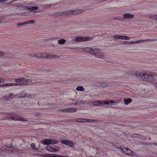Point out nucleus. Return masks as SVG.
<instances>
[{"mask_svg":"<svg viewBox=\"0 0 157 157\" xmlns=\"http://www.w3.org/2000/svg\"><path fill=\"white\" fill-rule=\"evenodd\" d=\"M3 53L2 52H0V56L3 55Z\"/></svg>","mask_w":157,"mask_h":157,"instance_id":"33","label":"nucleus"},{"mask_svg":"<svg viewBox=\"0 0 157 157\" xmlns=\"http://www.w3.org/2000/svg\"><path fill=\"white\" fill-rule=\"evenodd\" d=\"M120 35H114L113 37L115 39H120Z\"/></svg>","mask_w":157,"mask_h":157,"instance_id":"24","label":"nucleus"},{"mask_svg":"<svg viewBox=\"0 0 157 157\" xmlns=\"http://www.w3.org/2000/svg\"><path fill=\"white\" fill-rule=\"evenodd\" d=\"M17 95H18V96H19V94H17Z\"/></svg>","mask_w":157,"mask_h":157,"instance_id":"42","label":"nucleus"},{"mask_svg":"<svg viewBox=\"0 0 157 157\" xmlns=\"http://www.w3.org/2000/svg\"><path fill=\"white\" fill-rule=\"evenodd\" d=\"M61 143L65 145H68L70 147H72L74 145L73 143L72 142L69 141L66 139L61 140L60 141Z\"/></svg>","mask_w":157,"mask_h":157,"instance_id":"5","label":"nucleus"},{"mask_svg":"<svg viewBox=\"0 0 157 157\" xmlns=\"http://www.w3.org/2000/svg\"><path fill=\"white\" fill-rule=\"evenodd\" d=\"M1 87V86H0V87Z\"/></svg>","mask_w":157,"mask_h":157,"instance_id":"44","label":"nucleus"},{"mask_svg":"<svg viewBox=\"0 0 157 157\" xmlns=\"http://www.w3.org/2000/svg\"><path fill=\"white\" fill-rule=\"evenodd\" d=\"M15 81L18 82L19 85H22L25 83L27 82L26 79L25 78H17L15 79Z\"/></svg>","mask_w":157,"mask_h":157,"instance_id":"7","label":"nucleus"},{"mask_svg":"<svg viewBox=\"0 0 157 157\" xmlns=\"http://www.w3.org/2000/svg\"><path fill=\"white\" fill-rule=\"evenodd\" d=\"M58 142L56 140L52 141V140L51 139H47L44 140L43 143L46 145H49L52 143L53 144H56Z\"/></svg>","mask_w":157,"mask_h":157,"instance_id":"8","label":"nucleus"},{"mask_svg":"<svg viewBox=\"0 0 157 157\" xmlns=\"http://www.w3.org/2000/svg\"><path fill=\"white\" fill-rule=\"evenodd\" d=\"M84 11V10H83L79 9V13H82Z\"/></svg>","mask_w":157,"mask_h":157,"instance_id":"30","label":"nucleus"},{"mask_svg":"<svg viewBox=\"0 0 157 157\" xmlns=\"http://www.w3.org/2000/svg\"><path fill=\"white\" fill-rule=\"evenodd\" d=\"M83 49L84 51L93 54L95 55L96 58H102L104 57V53L101 52L98 49L86 47L85 48Z\"/></svg>","mask_w":157,"mask_h":157,"instance_id":"1","label":"nucleus"},{"mask_svg":"<svg viewBox=\"0 0 157 157\" xmlns=\"http://www.w3.org/2000/svg\"><path fill=\"white\" fill-rule=\"evenodd\" d=\"M34 21H33L29 20L27 21H24L18 24L19 26H22L27 24H33Z\"/></svg>","mask_w":157,"mask_h":157,"instance_id":"11","label":"nucleus"},{"mask_svg":"<svg viewBox=\"0 0 157 157\" xmlns=\"http://www.w3.org/2000/svg\"><path fill=\"white\" fill-rule=\"evenodd\" d=\"M14 80V78H7V81H9V82H11V81H12L13 80Z\"/></svg>","mask_w":157,"mask_h":157,"instance_id":"27","label":"nucleus"},{"mask_svg":"<svg viewBox=\"0 0 157 157\" xmlns=\"http://www.w3.org/2000/svg\"><path fill=\"white\" fill-rule=\"evenodd\" d=\"M15 96L13 95L12 94L6 95L3 97V99L5 101H10L12 99L14 98H15Z\"/></svg>","mask_w":157,"mask_h":157,"instance_id":"9","label":"nucleus"},{"mask_svg":"<svg viewBox=\"0 0 157 157\" xmlns=\"http://www.w3.org/2000/svg\"><path fill=\"white\" fill-rule=\"evenodd\" d=\"M102 1H103L102 0H99V2H101Z\"/></svg>","mask_w":157,"mask_h":157,"instance_id":"37","label":"nucleus"},{"mask_svg":"<svg viewBox=\"0 0 157 157\" xmlns=\"http://www.w3.org/2000/svg\"><path fill=\"white\" fill-rule=\"evenodd\" d=\"M116 103L112 100L108 101H101L100 100L96 101L94 102H90L88 103L89 105H103L107 104L112 105V104Z\"/></svg>","mask_w":157,"mask_h":157,"instance_id":"4","label":"nucleus"},{"mask_svg":"<svg viewBox=\"0 0 157 157\" xmlns=\"http://www.w3.org/2000/svg\"><path fill=\"white\" fill-rule=\"evenodd\" d=\"M24 96H19V97H20V98H21V97H23Z\"/></svg>","mask_w":157,"mask_h":157,"instance_id":"38","label":"nucleus"},{"mask_svg":"<svg viewBox=\"0 0 157 157\" xmlns=\"http://www.w3.org/2000/svg\"><path fill=\"white\" fill-rule=\"evenodd\" d=\"M23 14H25V13H23V14H22V15H23Z\"/></svg>","mask_w":157,"mask_h":157,"instance_id":"41","label":"nucleus"},{"mask_svg":"<svg viewBox=\"0 0 157 157\" xmlns=\"http://www.w3.org/2000/svg\"><path fill=\"white\" fill-rule=\"evenodd\" d=\"M152 156L154 157H157V153L153 154L152 155Z\"/></svg>","mask_w":157,"mask_h":157,"instance_id":"31","label":"nucleus"},{"mask_svg":"<svg viewBox=\"0 0 157 157\" xmlns=\"http://www.w3.org/2000/svg\"><path fill=\"white\" fill-rule=\"evenodd\" d=\"M2 22L1 20L0 19V23H1Z\"/></svg>","mask_w":157,"mask_h":157,"instance_id":"39","label":"nucleus"},{"mask_svg":"<svg viewBox=\"0 0 157 157\" xmlns=\"http://www.w3.org/2000/svg\"><path fill=\"white\" fill-rule=\"evenodd\" d=\"M120 39L122 40H128L130 39V38L129 37L127 36L124 35H120Z\"/></svg>","mask_w":157,"mask_h":157,"instance_id":"20","label":"nucleus"},{"mask_svg":"<svg viewBox=\"0 0 157 157\" xmlns=\"http://www.w3.org/2000/svg\"><path fill=\"white\" fill-rule=\"evenodd\" d=\"M78 89H79V88H78V86H77L76 88V90H77V91H78Z\"/></svg>","mask_w":157,"mask_h":157,"instance_id":"36","label":"nucleus"},{"mask_svg":"<svg viewBox=\"0 0 157 157\" xmlns=\"http://www.w3.org/2000/svg\"><path fill=\"white\" fill-rule=\"evenodd\" d=\"M124 103L126 105H127L131 102V101H132V100H131L130 98H125L124 99Z\"/></svg>","mask_w":157,"mask_h":157,"instance_id":"19","label":"nucleus"},{"mask_svg":"<svg viewBox=\"0 0 157 157\" xmlns=\"http://www.w3.org/2000/svg\"><path fill=\"white\" fill-rule=\"evenodd\" d=\"M16 148L14 149L11 147H0V156H6L11 152H14L17 150Z\"/></svg>","mask_w":157,"mask_h":157,"instance_id":"3","label":"nucleus"},{"mask_svg":"<svg viewBox=\"0 0 157 157\" xmlns=\"http://www.w3.org/2000/svg\"><path fill=\"white\" fill-rule=\"evenodd\" d=\"M66 42V40L64 39H62L60 40H59L58 41V42L59 44H63L65 43Z\"/></svg>","mask_w":157,"mask_h":157,"instance_id":"21","label":"nucleus"},{"mask_svg":"<svg viewBox=\"0 0 157 157\" xmlns=\"http://www.w3.org/2000/svg\"><path fill=\"white\" fill-rule=\"evenodd\" d=\"M124 42H125V43H127V42L125 41H124Z\"/></svg>","mask_w":157,"mask_h":157,"instance_id":"43","label":"nucleus"},{"mask_svg":"<svg viewBox=\"0 0 157 157\" xmlns=\"http://www.w3.org/2000/svg\"><path fill=\"white\" fill-rule=\"evenodd\" d=\"M150 17L152 19H156L157 20V15H154L151 16Z\"/></svg>","mask_w":157,"mask_h":157,"instance_id":"25","label":"nucleus"},{"mask_svg":"<svg viewBox=\"0 0 157 157\" xmlns=\"http://www.w3.org/2000/svg\"><path fill=\"white\" fill-rule=\"evenodd\" d=\"M31 147L33 148H34L36 147L35 144L34 143H32L31 145Z\"/></svg>","mask_w":157,"mask_h":157,"instance_id":"28","label":"nucleus"},{"mask_svg":"<svg viewBox=\"0 0 157 157\" xmlns=\"http://www.w3.org/2000/svg\"><path fill=\"white\" fill-rule=\"evenodd\" d=\"M124 17L125 18H131L133 17V15L129 13H125L124 15Z\"/></svg>","mask_w":157,"mask_h":157,"instance_id":"18","label":"nucleus"},{"mask_svg":"<svg viewBox=\"0 0 157 157\" xmlns=\"http://www.w3.org/2000/svg\"><path fill=\"white\" fill-rule=\"evenodd\" d=\"M6 79L3 78H0V83H2L6 81Z\"/></svg>","mask_w":157,"mask_h":157,"instance_id":"23","label":"nucleus"},{"mask_svg":"<svg viewBox=\"0 0 157 157\" xmlns=\"http://www.w3.org/2000/svg\"><path fill=\"white\" fill-rule=\"evenodd\" d=\"M38 8L37 6H32L31 8H29V10L31 11L34 10H36Z\"/></svg>","mask_w":157,"mask_h":157,"instance_id":"22","label":"nucleus"},{"mask_svg":"<svg viewBox=\"0 0 157 157\" xmlns=\"http://www.w3.org/2000/svg\"><path fill=\"white\" fill-rule=\"evenodd\" d=\"M95 120L93 119H80L79 118V122H86L87 121H89L90 122H91L93 121H94Z\"/></svg>","mask_w":157,"mask_h":157,"instance_id":"16","label":"nucleus"},{"mask_svg":"<svg viewBox=\"0 0 157 157\" xmlns=\"http://www.w3.org/2000/svg\"><path fill=\"white\" fill-rule=\"evenodd\" d=\"M45 156L46 157H68L67 156L60 155H56V154H44Z\"/></svg>","mask_w":157,"mask_h":157,"instance_id":"13","label":"nucleus"},{"mask_svg":"<svg viewBox=\"0 0 157 157\" xmlns=\"http://www.w3.org/2000/svg\"><path fill=\"white\" fill-rule=\"evenodd\" d=\"M76 40L77 41H78V36H77L76 37Z\"/></svg>","mask_w":157,"mask_h":157,"instance_id":"32","label":"nucleus"},{"mask_svg":"<svg viewBox=\"0 0 157 157\" xmlns=\"http://www.w3.org/2000/svg\"><path fill=\"white\" fill-rule=\"evenodd\" d=\"M46 149L48 151L51 152H56L57 151L56 148H53L52 147L50 146H48L46 147Z\"/></svg>","mask_w":157,"mask_h":157,"instance_id":"15","label":"nucleus"},{"mask_svg":"<svg viewBox=\"0 0 157 157\" xmlns=\"http://www.w3.org/2000/svg\"><path fill=\"white\" fill-rule=\"evenodd\" d=\"M77 109L74 108H69L66 109H61L60 110L61 112L66 113V112H74L76 111Z\"/></svg>","mask_w":157,"mask_h":157,"instance_id":"6","label":"nucleus"},{"mask_svg":"<svg viewBox=\"0 0 157 157\" xmlns=\"http://www.w3.org/2000/svg\"><path fill=\"white\" fill-rule=\"evenodd\" d=\"M10 119L12 120L16 121H24L25 120L21 117H20L17 116H14L11 117Z\"/></svg>","mask_w":157,"mask_h":157,"instance_id":"14","label":"nucleus"},{"mask_svg":"<svg viewBox=\"0 0 157 157\" xmlns=\"http://www.w3.org/2000/svg\"><path fill=\"white\" fill-rule=\"evenodd\" d=\"M17 83L4 84H0V86H1V87H3L5 86H10L16 85H17Z\"/></svg>","mask_w":157,"mask_h":157,"instance_id":"17","label":"nucleus"},{"mask_svg":"<svg viewBox=\"0 0 157 157\" xmlns=\"http://www.w3.org/2000/svg\"><path fill=\"white\" fill-rule=\"evenodd\" d=\"M92 40L91 37L87 36L81 37L79 36V42L84 41L88 40Z\"/></svg>","mask_w":157,"mask_h":157,"instance_id":"12","label":"nucleus"},{"mask_svg":"<svg viewBox=\"0 0 157 157\" xmlns=\"http://www.w3.org/2000/svg\"><path fill=\"white\" fill-rule=\"evenodd\" d=\"M78 10H69L67 11L64 13V14H66L67 15H74L78 14Z\"/></svg>","mask_w":157,"mask_h":157,"instance_id":"10","label":"nucleus"},{"mask_svg":"<svg viewBox=\"0 0 157 157\" xmlns=\"http://www.w3.org/2000/svg\"><path fill=\"white\" fill-rule=\"evenodd\" d=\"M154 86L156 87H157V83H156L155 84H154Z\"/></svg>","mask_w":157,"mask_h":157,"instance_id":"34","label":"nucleus"},{"mask_svg":"<svg viewBox=\"0 0 157 157\" xmlns=\"http://www.w3.org/2000/svg\"><path fill=\"white\" fill-rule=\"evenodd\" d=\"M136 75L137 77L142 78L146 81L151 82L155 79L154 75L153 74L138 72L137 73Z\"/></svg>","mask_w":157,"mask_h":157,"instance_id":"2","label":"nucleus"},{"mask_svg":"<svg viewBox=\"0 0 157 157\" xmlns=\"http://www.w3.org/2000/svg\"><path fill=\"white\" fill-rule=\"evenodd\" d=\"M40 57H43L44 56V54H42V55H40Z\"/></svg>","mask_w":157,"mask_h":157,"instance_id":"35","label":"nucleus"},{"mask_svg":"<svg viewBox=\"0 0 157 157\" xmlns=\"http://www.w3.org/2000/svg\"><path fill=\"white\" fill-rule=\"evenodd\" d=\"M47 57H49V58H53V56H54L53 55H47Z\"/></svg>","mask_w":157,"mask_h":157,"instance_id":"29","label":"nucleus"},{"mask_svg":"<svg viewBox=\"0 0 157 157\" xmlns=\"http://www.w3.org/2000/svg\"><path fill=\"white\" fill-rule=\"evenodd\" d=\"M84 90V88L83 87L81 86H79V91H82Z\"/></svg>","mask_w":157,"mask_h":157,"instance_id":"26","label":"nucleus"},{"mask_svg":"<svg viewBox=\"0 0 157 157\" xmlns=\"http://www.w3.org/2000/svg\"><path fill=\"white\" fill-rule=\"evenodd\" d=\"M138 41V40H137V41H136V42H138V43H139V42H140V41H138V42H137Z\"/></svg>","mask_w":157,"mask_h":157,"instance_id":"40","label":"nucleus"}]
</instances>
